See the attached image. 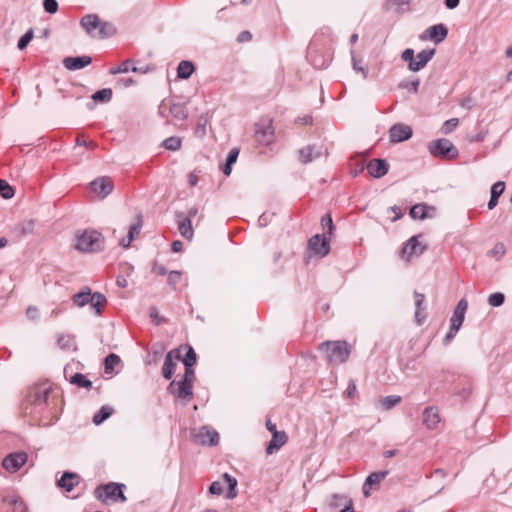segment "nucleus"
<instances>
[{
  "label": "nucleus",
  "instance_id": "f257e3e1",
  "mask_svg": "<svg viewBox=\"0 0 512 512\" xmlns=\"http://www.w3.org/2000/svg\"><path fill=\"white\" fill-rule=\"evenodd\" d=\"M50 390L51 388L47 384L34 386L27 395L29 406L26 407V413L31 414L39 420L48 418V398Z\"/></svg>",
  "mask_w": 512,
  "mask_h": 512
},
{
  "label": "nucleus",
  "instance_id": "f03ea898",
  "mask_svg": "<svg viewBox=\"0 0 512 512\" xmlns=\"http://www.w3.org/2000/svg\"><path fill=\"white\" fill-rule=\"evenodd\" d=\"M74 248L84 253H96L104 249V237L94 229L79 230L75 233Z\"/></svg>",
  "mask_w": 512,
  "mask_h": 512
},
{
  "label": "nucleus",
  "instance_id": "7ed1b4c3",
  "mask_svg": "<svg viewBox=\"0 0 512 512\" xmlns=\"http://www.w3.org/2000/svg\"><path fill=\"white\" fill-rule=\"evenodd\" d=\"M318 348L330 364H343L350 355V349L346 341H325L320 343Z\"/></svg>",
  "mask_w": 512,
  "mask_h": 512
},
{
  "label": "nucleus",
  "instance_id": "20e7f679",
  "mask_svg": "<svg viewBox=\"0 0 512 512\" xmlns=\"http://www.w3.org/2000/svg\"><path fill=\"white\" fill-rule=\"evenodd\" d=\"M428 151L436 158L456 159L459 151L456 146L446 138H439L428 144Z\"/></svg>",
  "mask_w": 512,
  "mask_h": 512
},
{
  "label": "nucleus",
  "instance_id": "39448f33",
  "mask_svg": "<svg viewBox=\"0 0 512 512\" xmlns=\"http://www.w3.org/2000/svg\"><path fill=\"white\" fill-rule=\"evenodd\" d=\"M124 488V484L110 482L108 484L98 486L95 489V496L103 502L108 499L124 502L126 501V497L123 492Z\"/></svg>",
  "mask_w": 512,
  "mask_h": 512
},
{
  "label": "nucleus",
  "instance_id": "423d86ee",
  "mask_svg": "<svg viewBox=\"0 0 512 512\" xmlns=\"http://www.w3.org/2000/svg\"><path fill=\"white\" fill-rule=\"evenodd\" d=\"M159 115L166 119L167 123H170L168 115L170 114L177 121H184L188 117V109L184 103H172L166 104L162 102L158 108Z\"/></svg>",
  "mask_w": 512,
  "mask_h": 512
},
{
  "label": "nucleus",
  "instance_id": "0eeeda50",
  "mask_svg": "<svg viewBox=\"0 0 512 512\" xmlns=\"http://www.w3.org/2000/svg\"><path fill=\"white\" fill-rule=\"evenodd\" d=\"M330 242L329 236L316 234L309 239L308 248L314 255L325 257L330 252Z\"/></svg>",
  "mask_w": 512,
  "mask_h": 512
},
{
  "label": "nucleus",
  "instance_id": "6e6552de",
  "mask_svg": "<svg viewBox=\"0 0 512 512\" xmlns=\"http://www.w3.org/2000/svg\"><path fill=\"white\" fill-rule=\"evenodd\" d=\"M256 140L262 145H269L274 139V129L271 119H263L255 125Z\"/></svg>",
  "mask_w": 512,
  "mask_h": 512
},
{
  "label": "nucleus",
  "instance_id": "1a4fd4ad",
  "mask_svg": "<svg viewBox=\"0 0 512 512\" xmlns=\"http://www.w3.org/2000/svg\"><path fill=\"white\" fill-rule=\"evenodd\" d=\"M27 461V454L23 451H17L8 454L2 461V467L10 472H17Z\"/></svg>",
  "mask_w": 512,
  "mask_h": 512
},
{
  "label": "nucleus",
  "instance_id": "9d476101",
  "mask_svg": "<svg viewBox=\"0 0 512 512\" xmlns=\"http://www.w3.org/2000/svg\"><path fill=\"white\" fill-rule=\"evenodd\" d=\"M168 391L182 400L189 401L193 396V385L183 379L173 380L168 386Z\"/></svg>",
  "mask_w": 512,
  "mask_h": 512
},
{
  "label": "nucleus",
  "instance_id": "9b49d317",
  "mask_svg": "<svg viewBox=\"0 0 512 512\" xmlns=\"http://www.w3.org/2000/svg\"><path fill=\"white\" fill-rule=\"evenodd\" d=\"M413 135V130L409 125L402 123L394 124L389 129V139L392 143H400L410 139Z\"/></svg>",
  "mask_w": 512,
  "mask_h": 512
},
{
  "label": "nucleus",
  "instance_id": "f8f14e48",
  "mask_svg": "<svg viewBox=\"0 0 512 512\" xmlns=\"http://www.w3.org/2000/svg\"><path fill=\"white\" fill-rule=\"evenodd\" d=\"M193 438L202 445L215 446L218 444L219 434L214 430H210L207 426H202L194 432Z\"/></svg>",
  "mask_w": 512,
  "mask_h": 512
},
{
  "label": "nucleus",
  "instance_id": "ddd939ff",
  "mask_svg": "<svg viewBox=\"0 0 512 512\" xmlns=\"http://www.w3.org/2000/svg\"><path fill=\"white\" fill-rule=\"evenodd\" d=\"M113 182L108 177H100L90 183V189L99 197H107L113 190Z\"/></svg>",
  "mask_w": 512,
  "mask_h": 512
},
{
  "label": "nucleus",
  "instance_id": "4468645a",
  "mask_svg": "<svg viewBox=\"0 0 512 512\" xmlns=\"http://www.w3.org/2000/svg\"><path fill=\"white\" fill-rule=\"evenodd\" d=\"M323 147L319 145H307L299 149V161L303 164H308L323 155Z\"/></svg>",
  "mask_w": 512,
  "mask_h": 512
},
{
  "label": "nucleus",
  "instance_id": "2eb2a0df",
  "mask_svg": "<svg viewBox=\"0 0 512 512\" xmlns=\"http://www.w3.org/2000/svg\"><path fill=\"white\" fill-rule=\"evenodd\" d=\"M448 35V28L444 24H436L428 27L422 39H429L435 44L441 43Z\"/></svg>",
  "mask_w": 512,
  "mask_h": 512
},
{
  "label": "nucleus",
  "instance_id": "dca6fc26",
  "mask_svg": "<svg viewBox=\"0 0 512 512\" xmlns=\"http://www.w3.org/2000/svg\"><path fill=\"white\" fill-rule=\"evenodd\" d=\"M367 171L373 178L379 179L389 171V164L385 159H372L366 166Z\"/></svg>",
  "mask_w": 512,
  "mask_h": 512
},
{
  "label": "nucleus",
  "instance_id": "f3484780",
  "mask_svg": "<svg viewBox=\"0 0 512 512\" xmlns=\"http://www.w3.org/2000/svg\"><path fill=\"white\" fill-rule=\"evenodd\" d=\"M57 487L65 492H71L79 484V475L65 471L56 482Z\"/></svg>",
  "mask_w": 512,
  "mask_h": 512
},
{
  "label": "nucleus",
  "instance_id": "a211bd4d",
  "mask_svg": "<svg viewBox=\"0 0 512 512\" xmlns=\"http://www.w3.org/2000/svg\"><path fill=\"white\" fill-rule=\"evenodd\" d=\"M92 63V58L88 55L65 57L63 65L67 70L76 71L85 68Z\"/></svg>",
  "mask_w": 512,
  "mask_h": 512
},
{
  "label": "nucleus",
  "instance_id": "6ab92c4d",
  "mask_svg": "<svg viewBox=\"0 0 512 512\" xmlns=\"http://www.w3.org/2000/svg\"><path fill=\"white\" fill-rule=\"evenodd\" d=\"M423 424L429 430H434L437 428L440 422V415L438 408L435 406L426 407L423 411Z\"/></svg>",
  "mask_w": 512,
  "mask_h": 512
},
{
  "label": "nucleus",
  "instance_id": "aec40b11",
  "mask_svg": "<svg viewBox=\"0 0 512 512\" xmlns=\"http://www.w3.org/2000/svg\"><path fill=\"white\" fill-rule=\"evenodd\" d=\"M417 235L412 236L407 243L402 248V254L403 256H406L408 259L412 256H420L424 250L425 246H421L420 242L418 240Z\"/></svg>",
  "mask_w": 512,
  "mask_h": 512
},
{
  "label": "nucleus",
  "instance_id": "412c9836",
  "mask_svg": "<svg viewBox=\"0 0 512 512\" xmlns=\"http://www.w3.org/2000/svg\"><path fill=\"white\" fill-rule=\"evenodd\" d=\"M100 23L101 20L96 14H87L80 20L81 27L91 37H95V33L97 32Z\"/></svg>",
  "mask_w": 512,
  "mask_h": 512
},
{
  "label": "nucleus",
  "instance_id": "4be33fe9",
  "mask_svg": "<svg viewBox=\"0 0 512 512\" xmlns=\"http://www.w3.org/2000/svg\"><path fill=\"white\" fill-rule=\"evenodd\" d=\"M468 309V301L465 298H462L456 305L453 311V315L450 318V324L454 325V327L462 326L465 320V314Z\"/></svg>",
  "mask_w": 512,
  "mask_h": 512
},
{
  "label": "nucleus",
  "instance_id": "5701e85b",
  "mask_svg": "<svg viewBox=\"0 0 512 512\" xmlns=\"http://www.w3.org/2000/svg\"><path fill=\"white\" fill-rule=\"evenodd\" d=\"M344 506L340 512H354L353 501L351 498L344 494H334L332 495L329 506L332 509H336L340 506Z\"/></svg>",
  "mask_w": 512,
  "mask_h": 512
},
{
  "label": "nucleus",
  "instance_id": "b1692460",
  "mask_svg": "<svg viewBox=\"0 0 512 512\" xmlns=\"http://www.w3.org/2000/svg\"><path fill=\"white\" fill-rule=\"evenodd\" d=\"M435 49H423L415 56V61L412 63L413 67H411L412 72H418L422 70L427 63L433 58L435 55Z\"/></svg>",
  "mask_w": 512,
  "mask_h": 512
},
{
  "label": "nucleus",
  "instance_id": "393cba45",
  "mask_svg": "<svg viewBox=\"0 0 512 512\" xmlns=\"http://www.w3.org/2000/svg\"><path fill=\"white\" fill-rule=\"evenodd\" d=\"M388 475V471L373 472L368 475L363 485V493L365 496H369L370 489H377V485Z\"/></svg>",
  "mask_w": 512,
  "mask_h": 512
},
{
  "label": "nucleus",
  "instance_id": "a878e982",
  "mask_svg": "<svg viewBox=\"0 0 512 512\" xmlns=\"http://www.w3.org/2000/svg\"><path fill=\"white\" fill-rule=\"evenodd\" d=\"M176 217L178 219V230L182 237L187 240H191L194 236V230L192 227V221L189 218H183V213L177 212Z\"/></svg>",
  "mask_w": 512,
  "mask_h": 512
},
{
  "label": "nucleus",
  "instance_id": "bb28decb",
  "mask_svg": "<svg viewBox=\"0 0 512 512\" xmlns=\"http://www.w3.org/2000/svg\"><path fill=\"white\" fill-rule=\"evenodd\" d=\"M176 352V357L180 358L179 349L169 351L164 359L163 367H162V375L166 380L172 378L175 373L176 363L173 361L172 354Z\"/></svg>",
  "mask_w": 512,
  "mask_h": 512
},
{
  "label": "nucleus",
  "instance_id": "cd10ccee",
  "mask_svg": "<svg viewBox=\"0 0 512 512\" xmlns=\"http://www.w3.org/2000/svg\"><path fill=\"white\" fill-rule=\"evenodd\" d=\"M288 440V436L284 431H278L272 434V438L266 447L267 454H273L280 449Z\"/></svg>",
  "mask_w": 512,
  "mask_h": 512
},
{
  "label": "nucleus",
  "instance_id": "c85d7f7f",
  "mask_svg": "<svg viewBox=\"0 0 512 512\" xmlns=\"http://www.w3.org/2000/svg\"><path fill=\"white\" fill-rule=\"evenodd\" d=\"M505 190V182L503 181H497L495 182L490 190V200L488 202V209L492 210L494 209L497 204L500 196L503 194Z\"/></svg>",
  "mask_w": 512,
  "mask_h": 512
},
{
  "label": "nucleus",
  "instance_id": "c756f323",
  "mask_svg": "<svg viewBox=\"0 0 512 512\" xmlns=\"http://www.w3.org/2000/svg\"><path fill=\"white\" fill-rule=\"evenodd\" d=\"M307 58L310 61V63L313 65V67L316 69H324V68L328 67L329 62H330L328 57L317 55L316 51L314 50V48L312 46H310L308 48Z\"/></svg>",
  "mask_w": 512,
  "mask_h": 512
},
{
  "label": "nucleus",
  "instance_id": "7c9ffc66",
  "mask_svg": "<svg viewBox=\"0 0 512 512\" xmlns=\"http://www.w3.org/2000/svg\"><path fill=\"white\" fill-rule=\"evenodd\" d=\"M89 300H90L89 304L91 305V307H93L95 309L96 314L101 315L103 308L105 307V305L107 303V298L105 297V295H103L100 292H95V293H92V296L89 297Z\"/></svg>",
  "mask_w": 512,
  "mask_h": 512
},
{
  "label": "nucleus",
  "instance_id": "2f4dec72",
  "mask_svg": "<svg viewBox=\"0 0 512 512\" xmlns=\"http://www.w3.org/2000/svg\"><path fill=\"white\" fill-rule=\"evenodd\" d=\"M91 296V289L89 287H84L80 292L72 296V301L76 306L84 307L90 303L89 297Z\"/></svg>",
  "mask_w": 512,
  "mask_h": 512
},
{
  "label": "nucleus",
  "instance_id": "473e14b6",
  "mask_svg": "<svg viewBox=\"0 0 512 512\" xmlns=\"http://www.w3.org/2000/svg\"><path fill=\"white\" fill-rule=\"evenodd\" d=\"M222 480L228 485V489H227L225 497L227 499H234L238 494L237 479L232 477L228 473H224L222 475Z\"/></svg>",
  "mask_w": 512,
  "mask_h": 512
},
{
  "label": "nucleus",
  "instance_id": "72a5a7b5",
  "mask_svg": "<svg viewBox=\"0 0 512 512\" xmlns=\"http://www.w3.org/2000/svg\"><path fill=\"white\" fill-rule=\"evenodd\" d=\"M195 70V66L191 61L182 60L177 67V77L180 79H188Z\"/></svg>",
  "mask_w": 512,
  "mask_h": 512
},
{
  "label": "nucleus",
  "instance_id": "f704fd0d",
  "mask_svg": "<svg viewBox=\"0 0 512 512\" xmlns=\"http://www.w3.org/2000/svg\"><path fill=\"white\" fill-rule=\"evenodd\" d=\"M115 32H116V28L114 27L113 24H111L109 22L101 21L99 28H98L97 32L95 33V37L104 39V38L113 36L115 34Z\"/></svg>",
  "mask_w": 512,
  "mask_h": 512
},
{
  "label": "nucleus",
  "instance_id": "c9c22d12",
  "mask_svg": "<svg viewBox=\"0 0 512 512\" xmlns=\"http://www.w3.org/2000/svg\"><path fill=\"white\" fill-rule=\"evenodd\" d=\"M411 0H386L384 4L385 10H393L396 13H402L404 7H408Z\"/></svg>",
  "mask_w": 512,
  "mask_h": 512
},
{
  "label": "nucleus",
  "instance_id": "e433bc0d",
  "mask_svg": "<svg viewBox=\"0 0 512 512\" xmlns=\"http://www.w3.org/2000/svg\"><path fill=\"white\" fill-rule=\"evenodd\" d=\"M414 298H415V305H416L415 320L418 324H422L425 319V315L421 314V310L423 309L425 296L422 293L414 292Z\"/></svg>",
  "mask_w": 512,
  "mask_h": 512
},
{
  "label": "nucleus",
  "instance_id": "4c0bfd02",
  "mask_svg": "<svg viewBox=\"0 0 512 512\" xmlns=\"http://www.w3.org/2000/svg\"><path fill=\"white\" fill-rule=\"evenodd\" d=\"M113 413V409L110 406H102L97 413L93 416V423L95 425L102 424L105 420H107L111 414Z\"/></svg>",
  "mask_w": 512,
  "mask_h": 512
},
{
  "label": "nucleus",
  "instance_id": "58836bf2",
  "mask_svg": "<svg viewBox=\"0 0 512 512\" xmlns=\"http://www.w3.org/2000/svg\"><path fill=\"white\" fill-rule=\"evenodd\" d=\"M430 209V207L424 203L416 204L414 205L410 210V215L414 219H425L428 217L427 210Z\"/></svg>",
  "mask_w": 512,
  "mask_h": 512
},
{
  "label": "nucleus",
  "instance_id": "ea45409f",
  "mask_svg": "<svg viewBox=\"0 0 512 512\" xmlns=\"http://www.w3.org/2000/svg\"><path fill=\"white\" fill-rule=\"evenodd\" d=\"M3 502L12 506L13 512H27V506L20 498L4 497Z\"/></svg>",
  "mask_w": 512,
  "mask_h": 512
},
{
  "label": "nucleus",
  "instance_id": "a19ab883",
  "mask_svg": "<svg viewBox=\"0 0 512 512\" xmlns=\"http://www.w3.org/2000/svg\"><path fill=\"white\" fill-rule=\"evenodd\" d=\"M70 383L74 384L81 388L91 389L92 382L82 373H75L71 379Z\"/></svg>",
  "mask_w": 512,
  "mask_h": 512
},
{
  "label": "nucleus",
  "instance_id": "79ce46f5",
  "mask_svg": "<svg viewBox=\"0 0 512 512\" xmlns=\"http://www.w3.org/2000/svg\"><path fill=\"white\" fill-rule=\"evenodd\" d=\"M121 359L118 355L111 353L106 356L104 360V371L106 374H112L114 371L115 365L119 364Z\"/></svg>",
  "mask_w": 512,
  "mask_h": 512
},
{
  "label": "nucleus",
  "instance_id": "37998d69",
  "mask_svg": "<svg viewBox=\"0 0 512 512\" xmlns=\"http://www.w3.org/2000/svg\"><path fill=\"white\" fill-rule=\"evenodd\" d=\"M112 90L110 88H103L96 91L92 95V99L94 102L107 103L112 99Z\"/></svg>",
  "mask_w": 512,
  "mask_h": 512
},
{
  "label": "nucleus",
  "instance_id": "c03bdc74",
  "mask_svg": "<svg viewBox=\"0 0 512 512\" xmlns=\"http://www.w3.org/2000/svg\"><path fill=\"white\" fill-rule=\"evenodd\" d=\"M186 354L182 358L184 367H193L197 362V355L194 348L191 345H186Z\"/></svg>",
  "mask_w": 512,
  "mask_h": 512
},
{
  "label": "nucleus",
  "instance_id": "a18cd8bd",
  "mask_svg": "<svg viewBox=\"0 0 512 512\" xmlns=\"http://www.w3.org/2000/svg\"><path fill=\"white\" fill-rule=\"evenodd\" d=\"M181 144H182V141H181L180 137L171 136V137L166 138L162 142V147H164L165 149H167L169 151H177L181 148Z\"/></svg>",
  "mask_w": 512,
  "mask_h": 512
},
{
  "label": "nucleus",
  "instance_id": "49530a36",
  "mask_svg": "<svg viewBox=\"0 0 512 512\" xmlns=\"http://www.w3.org/2000/svg\"><path fill=\"white\" fill-rule=\"evenodd\" d=\"M506 253V247L504 243L497 242L492 249L487 252V255L495 258L496 260H500Z\"/></svg>",
  "mask_w": 512,
  "mask_h": 512
},
{
  "label": "nucleus",
  "instance_id": "de8ad7c7",
  "mask_svg": "<svg viewBox=\"0 0 512 512\" xmlns=\"http://www.w3.org/2000/svg\"><path fill=\"white\" fill-rule=\"evenodd\" d=\"M321 225L324 229V234L331 238L333 231H334V223L332 220V217L329 213L325 214L321 219Z\"/></svg>",
  "mask_w": 512,
  "mask_h": 512
},
{
  "label": "nucleus",
  "instance_id": "09e8293b",
  "mask_svg": "<svg viewBox=\"0 0 512 512\" xmlns=\"http://www.w3.org/2000/svg\"><path fill=\"white\" fill-rule=\"evenodd\" d=\"M382 407L389 410L401 402V397L398 395H389L380 400Z\"/></svg>",
  "mask_w": 512,
  "mask_h": 512
},
{
  "label": "nucleus",
  "instance_id": "8fccbe9b",
  "mask_svg": "<svg viewBox=\"0 0 512 512\" xmlns=\"http://www.w3.org/2000/svg\"><path fill=\"white\" fill-rule=\"evenodd\" d=\"M73 344V338L70 335H57V345L59 346V348L69 350L73 347Z\"/></svg>",
  "mask_w": 512,
  "mask_h": 512
},
{
  "label": "nucleus",
  "instance_id": "3c124183",
  "mask_svg": "<svg viewBox=\"0 0 512 512\" xmlns=\"http://www.w3.org/2000/svg\"><path fill=\"white\" fill-rule=\"evenodd\" d=\"M505 301V295L501 292H495L489 295L488 304L492 307H500Z\"/></svg>",
  "mask_w": 512,
  "mask_h": 512
},
{
  "label": "nucleus",
  "instance_id": "603ef678",
  "mask_svg": "<svg viewBox=\"0 0 512 512\" xmlns=\"http://www.w3.org/2000/svg\"><path fill=\"white\" fill-rule=\"evenodd\" d=\"M0 195L4 199H10L14 196V190L6 180L0 179Z\"/></svg>",
  "mask_w": 512,
  "mask_h": 512
},
{
  "label": "nucleus",
  "instance_id": "864d4df0",
  "mask_svg": "<svg viewBox=\"0 0 512 512\" xmlns=\"http://www.w3.org/2000/svg\"><path fill=\"white\" fill-rule=\"evenodd\" d=\"M458 124L459 120L457 118H451L449 120H446L441 126V132L443 134H449L456 129Z\"/></svg>",
  "mask_w": 512,
  "mask_h": 512
},
{
  "label": "nucleus",
  "instance_id": "5fc2aeb1",
  "mask_svg": "<svg viewBox=\"0 0 512 512\" xmlns=\"http://www.w3.org/2000/svg\"><path fill=\"white\" fill-rule=\"evenodd\" d=\"M33 39V30L29 29L26 33H24L18 40L17 47L19 50L25 49L28 44Z\"/></svg>",
  "mask_w": 512,
  "mask_h": 512
},
{
  "label": "nucleus",
  "instance_id": "6e6d98bb",
  "mask_svg": "<svg viewBox=\"0 0 512 512\" xmlns=\"http://www.w3.org/2000/svg\"><path fill=\"white\" fill-rule=\"evenodd\" d=\"M401 58L404 62H407L408 69L411 71V67H413L412 63L415 61V53L412 48L405 49L402 54Z\"/></svg>",
  "mask_w": 512,
  "mask_h": 512
},
{
  "label": "nucleus",
  "instance_id": "4d7b16f0",
  "mask_svg": "<svg viewBox=\"0 0 512 512\" xmlns=\"http://www.w3.org/2000/svg\"><path fill=\"white\" fill-rule=\"evenodd\" d=\"M141 228H142V221H141V218L138 217L137 222L132 224L129 227V230H128L129 239L134 240L140 234Z\"/></svg>",
  "mask_w": 512,
  "mask_h": 512
},
{
  "label": "nucleus",
  "instance_id": "13d9d810",
  "mask_svg": "<svg viewBox=\"0 0 512 512\" xmlns=\"http://www.w3.org/2000/svg\"><path fill=\"white\" fill-rule=\"evenodd\" d=\"M182 274L180 271H171L168 275V284L172 289H176L178 283L181 281Z\"/></svg>",
  "mask_w": 512,
  "mask_h": 512
},
{
  "label": "nucleus",
  "instance_id": "bf43d9fd",
  "mask_svg": "<svg viewBox=\"0 0 512 512\" xmlns=\"http://www.w3.org/2000/svg\"><path fill=\"white\" fill-rule=\"evenodd\" d=\"M57 0H43V8L46 13L55 14L58 11Z\"/></svg>",
  "mask_w": 512,
  "mask_h": 512
},
{
  "label": "nucleus",
  "instance_id": "052dcab7",
  "mask_svg": "<svg viewBox=\"0 0 512 512\" xmlns=\"http://www.w3.org/2000/svg\"><path fill=\"white\" fill-rule=\"evenodd\" d=\"M459 330H460V327H457V326L454 327V325L450 324L449 330L443 339V344L444 345L450 344L451 341L455 338V336Z\"/></svg>",
  "mask_w": 512,
  "mask_h": 512
},
{
  "label": "nucleus",
  "instance_id": "680f3d73",
  "mask_svg": "<svg viewBox=\"0 0 512 512\" xmlns=\"http://www.w3.org/2000/svg\"><path fill=\"white\" fill-rule=\"evenodd\" d=\"M419 85H420V80L419 79H415V80L410 81V82H405V83L403 82V83H401L400 87L401 88H406L410 92L416 93L418 91Z\"/></svg>",
  "mask_w": 512,
  "mask_h": 512
},
{
  "label": "nucleus",
  "instance_id": "e2e57ef3",
  "mask_svg": "<svg viewBox=\"0 0 512 512\" xmlns=\"http://www.w3.org/2000/svg\"><path fill=\"white\" fill-rule=\"evenodd\" d=\"M129 72V61L122 62L118 67L112 68L110 70V74L115 75L119 73H128Z\"/></svg>",
  "mask_w": 512,
  "mask_h": 512
},
{
  "label": "nucleus",
  "instance_id": "0e129e2a",
  "mask_svg": "<svg viewBox=\"0 0 512 512\" xmlns=\"http://www.w3.org/2000/svg\"><path fill=\"white\" fill-rule=\"evenodd\" d=\"M183 380H186L187 383H190L193 385L195 381V372L193 367H185V373L182 378Z\"/></svg>",
  "mask_w": 512,
  "mask_h": 512
},
{
  "label": "nucleus",
  "instance_id": "69168bd1",
  "mask_svg": "<svg viewBox=\"0 0 512 512\" xmlns=\"http://www.w3.org/2000/svg\"><path fill=\"white\" fill-rule=\"evenodd\" d=\"M238 155H239V149L238 148H232L227 157H226V161L227 163L231 164L233 166V164L236 163L237 159H238Z\"/></svg>",
  "mask_w": 512,
  "mask_h": 512
},
{
  "label": "nucleus",
  "instance_id": "338daca9",
  "mask_svg": "<svg viewBox=\"0 0 512 512\" xmlns=\"http://www.w3.org/2000/svg\"><path fill=\"white\" fill-rule=\"evenodd\" d=\"M209 492L213 495H221L223 492L222 484L219 481H214L209 486Z\"/></svg>",
  "mask_w": 512,
  "mask_h": 512
},
{
  "label": "nucleus",
  "instance_id": "774afa93",
  "mask_svg": "<svg viewBox=\"0 0 512 512\" xmlns=\"http://www.w3.org/2000/svg\"><path fill=\"white\" fill-rule=\"evenodd\" d=\"M357 392L356 384L354 381H350L348 383V386L344 392V395H346L348 398H353Z\"/></svg>",
  "mask_w": 512,
  "mask_h": 512
}]
</instances>
